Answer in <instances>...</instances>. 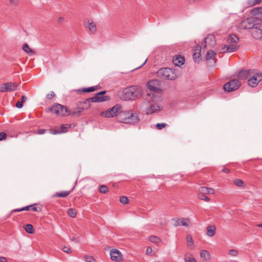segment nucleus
<instances>
[{
    "mask_svg": "<svg viewBox=\"0 0 262 262\" xmlns=\"http://www.w3.org/2000/svg\"><path fill=\"white\" fill-rule=\"evenodd\" d=\"M117 119L120 122L132 124L138 123L140 121L138 114L134 113L132 111L123 110L122 108L117 114Z\"/></svg>",
    "mask_w": 262,
    "mask_h": 262,
    "instance_id": "f257e3e1",
    "label": "nucleus"
},
{
    "mask_svg": "<svg viewBox=\"0 0 262 262\" xmlns=\"http://www.w3.org/2000/svg\"><path fill=\"white\" fill-rule=\"evenodd\" d=\"M157 81L154 80H149L147 84L149 91L147 92V95L150 97L152 101H158L161 97L162 90L157 88Z\"/></svg>",
    "mask_w": 262,
    "mask_h": 262,
    "instance_id": "f03ea898",
    "label": "nucleus"
},
{
    "mask_svg": "<svg viewBox=\"0 0 262 262\" xmlns=\"http://www.w3.org/2000/svg\"><path fill=\"white\" fill-rule=\"evenodd\" d=\"M141 88L138 86H132L124 89L122 99L124 100H133L141 96Z\"/></svg>",
    "mask_w": 262,
    "mask_h": 262,
    "instance_id": "7ed1b4c3",
    "label": "nucleus"
},
{
    "mask_svg": "<svg viewBox=\"0 0 262 262\" xmlns=\"http://www.w3.org/2000/svg\"><path fill=\"white\" fill-rule=\"evenodd\" d=\"M157 76L162 80L173 81L178 78L177 70L174 69L163 68L158 70Z\"/></svg>",
    "mask_w": 262,
    "mask_h": 262,
    "instance_id": "20e7f679",
    "label": "nucleus"
},
{
    "mask_svg": "<svg viewBox=\"0 0 262 262\" xmlns=\"http://www.w3.org/2000/svg\"><path fill=\"white\" fill-rule=\"evenodd\" d=\"M239 41L238 37L235 34L231 35L227 39L229 45H224L222 48V52H233L236 51L238 47L237 43Z\"/></svg>",
    "mask_w": 262,
    "mask_h": 262,
    "instance_id": "39448f33",
    "label": "nucleus"
},
{
    "mask_svg": "<svg viewBox=\"0 0 262 262\" xmlns=\"http://www.w3.org/2000/svg\"><path fill=\"white\" fill-rule=\"evenodd\" d=\"M259 20L257 18L249 17L243 20L239 24V28L241 29H252L259 24Z\"/></svg>",
    "mask_w": 262,
    "mask_h": 262,
    "instance_id": "423d86ee",
    "label": "nucleus"
},
{
    "mask_svg": "<svg viewBox=\"0 0 262 262\" xmlns=\"http://www.w3.org/2000/svg\"><path fill=\"white\" fill-rule=\"evenodd\" d=\"M50 111L59 116H68V110L67 107L59 103L54 104L50 108Z\"/></svg>",
    "mask_w": 262,
    "mask_h": 262,
    "instance_id": "0eeeda50",
    "label": "nucleus"
},
{
    "mask_svg": "<svg viewBox=\"0 0 262 262\" xmlns=\"http://www.w3.org/2000/svg\"><path fill=\"white\" fill-rule=\"evenodd\" d=\"M241 82L236 79L230 80L224 84L223 89L225 91L230 92L236 90L241 86Z\"/></svg>",
    "mask_w": 262,
    "mask_h": 262,
    "instance_id": "6e6552de",
    "label": "nucleus"
},
{
    "mask_svg": "<svg viewBox=\"0 0 262 262\" xmlns=\"http://www.w3.org/2000/svg\"><path fill=\"white\" fill-rule=\"evenodd\" d=\"M262 80V73L253 72L251 77L248 80V84L252 88L256 87L259 82Z\"/></svg>",
    "mask_w": 262,
    "mask_h": 262,
    "instance_id": "1a4fd4ad",
    "label": "nucleus"
},
{
    "mask_svg": "<svg viewBox=\"0 0 262 262\" xmlns=\"http://www.w3.org/2000/svg\"><path fill=\"white\" fill-rule=\"evenodd\" d=\"M121 108H122V106L119 104H117L111 108L102 113L104 115L105 117L107 118L113 117L114 116L117 117V114L119 113Z\"/></svg>",
    "mask_w": 262,
    "mask_h": 262,
    "instance_id": "9d476101",
    "label": "nucleus"
},
{
    "mask_svg": "<svg viewBox=\"0 0 262 262\" xmlns=\"http://www.w3.org/2000/svg\"><path fill=\"white\" fill-rule=\"evenodd\" d=\"M17 85L16 83L8 82L2 84L0 86V92H13L17 89Z\"/></svg>",
    "mask_w": 262,
    "mask_h": 262,
    "instance_id": "9b49d317",
    "label": "nucleus"
},
{
    "mask_svg": "<svg viewBox=\"0 0 262 262\" xmlns=\"http://www.w3.org/2000/svg\"><path fill=\"white\" fill-rule=\"evenodd\" d=\"M110 256L112 260L119 262L122 260V255L120 251L118 249H113L110 252Z\"/></svg>",
    "mask_w": 262,
    "mask_h": 262,
    "instance_id": "f8f14e48",
    "label": "nucleus"
},
{
    "mask_svg": "<svg viewBox=\"0 0 262 262\" xmlns=\"http://www.w3.org/2000/svg\"><path fill=\"white\" fill-rule=\"evenodd\" d=\"M254 72V70H245L240 71L237 74V77L241 80L249 79Z\"/></svg>",
    "mask_w": 262,
    "mask_h": 262,
    "instance_id": "ddd939ff",
    "label": "nucleus"
},
{
    "mask_svg": "<svg viewBox=\"0 0 262 262\" xmlns=\"http://www.w3.org/2000/svg\"><path fill=\"white\" fill-rule=\"evenodd\" d=\"M202 47L199 45H196L194 47V53H193V58L195 62L199 61L201 59V51Z\"/></svg>",
    "mask_w": 262,
    "mask_h": 262,
    "instance_id": "4468645a",
    "label": "nucleus"
},
{
    "mask_svg": "<svg viewBox=\"0 0 262 262\" xmlns=\"http://www.w3.org/2000/svg\"><path fill=\"white\" fill-rule=\"evenodd\" d=\"M215 37L213 35L209 34L204 39V42L202 43V46L204 49L206 48L207 43L209 46H212L214 44Z\"/></svg>",
    "mask_w": 262,
    "mask_h": 262,
    "instance_id": "2eb2a0df",
    "label": "nucleus"
},
{
    "mask_svg": "<svg viewBox=\"0 0 262 262\" xmlns=\"http://www.w3.org/2000/svg\"><path fill=\"white\" fill-rule=\"evenodd\" d=\"M162 107L157 104H151L149 107L146 108V114L147 115H150L154 113L159 112L162 110Z\"/></svg>",
    "mask_w": 262,
    "mask_h": 262,
    "instance_id": "dca6fc26",
    "label": "nucleus"
},
{
    "mask_svg": "<svg viewBox=\"0 0 262 262\" xmlns=\"http://www.w3.org/2000/svg\"><path fill=\"white\" fill-rule=\"evenodd\" d=\"M251 34L254 38L260 39L262 38V30L258 28L257 25L255 26L251 30Z\"/></svg>",
    "mask_w": 262,
    "mask_h": 262,
    "instance_id": "f3484780",
    "label": "nucleus"
},
{
    "mask_svg": "<svg viewBox=\"0 0 262 262\" xmlns=\"http://www.w3.org/2000/svg\"><path fill=\"white\" fill-rule=\"evenodd\" d=\"M74 189V187H73L69 191H63L60 192H56L53 195V197L56 198H64L68 196L73 190Z\"/></svg>",
    "mask_w": 262,
    "mask_h": 262,
    "instance_id": "a211bd4d",
    "label": "nucleus"
},
{
    "mask_svg": "<svg viewBox=\"0 0 262 262\" xmlns=\"http://www.w3.org/2000/svg\"><path fill=\"white\" fill-rule=\"evenodd\" d=\"M185 59L183 57L180 55L176 56L175 58L172 60V63L176 66L180 67L184 63Z\"/></svg>",
    "mask_w": 262,
    "mask_h": 262,
    "instance_id": "6ab92c4d",
    "label": "nucleus"
},
{
    "mask_svg": "<svg viewBox=\"0 0 262 262\" xmlns=\"http://www.w3.org/2000/svg\"><path fill=\"white\" fill-rule=\"evenodd\" d=\"M74 109L72 111H68V115H71L72 116H80L81 114V112L83 111L79 106Z\"/></svg>",
    "mask_w": 262,
    "mask_h": 262,
    "instance_id": "aec40b11",
    "label": "nucleus"
},
{
    "mask_svg": "<svg viewBox=\"0 0 262 262\" xmlns=\"http://www.w3.org/2000/svg\"><path fill=\"white\" fill-rule=\"evenodd\" d=\"M106 99V97H98L97 96L96 94L95 95V96L93 97L89 98L86 99L87 102L90 103L91 102H104L105 100Z\"/></svg>",
    "mask_w": 262,
    "mask_h": 262,
    "instance_id": "412c9836",
    "label": "nucleus"
},
{
    "mask_svg": "<svg viewBox=\"0 0 262 262\" xmlns=\"http://www.w3.org/2000/svg\"><path fill=\"white\" fill-rule=\"evenodd\" d=\"M199 192L201 193L206 194H213L214 191L213 188L207 187H201L199 190Z\"/></svg>",
    "mask_w": 262,
    "mask_h": 262,
    "instance_id": "4be33fe9",
    "label": "nucleus"
},
{
    "mask_svg": "<svg viewBox=\"0 0 262 262\" xmlns=\"http://www.w3.org/2000/svg\"><path fill=\"white\" fill-rule=\"evenodd\" d=\"M216 227L215 226H208L207 228V235L209 237H212L215 234Z\"/></svg>",
    "mask_w": 262,
    "mask_h": 262,
    "instance_id": "5701e85b",
    "label": "nucleus"
},
{
    "mask_svg": "<svg viewBox=\"0 0 262 262\" xmlns=\"http://www.w3.org/2000/svg\"><path fill=\"white\" fill-rule=\"evenodd\" d=\"M98 89V86L96 85L89 88H83L82 89H79L77 90V91L78 92L90 93L97 91Z\"/></svg>",
    "mask_w": 262,
    "mask_h": 262,
    "instance_id": "b1692460",
    "label": "nucleus"
},
{
    "mask_svg": "<svg viewBox=\"0 0 262 262\" xmlns=\"http://www.w3.org/2000/svg\"><path fill=\"white\" fill-rule=\"evenodd\" d=\"M77 106L80 107L82 110H87L91 107V104L85 100L84 101H78L77 102Z\"/></svg>",
    "mask_w": 262,
    "mask_h": 262,
    "instance_id": "393cba45",
    "label": "nucleus"
},
{
    "mask_svg": "<svg viewBox=\"0 0 262 262\" xmlns=\"http://www.w3.org/2000/svg\"><path fill=\"white\" fill-rule=\"evenodd\" d=\"M86 27L88 28L89 30L93 34L97 32L96 25L93 21H91V22L89 21Z\"/></svg>",
    "mask_w": 262,
    "mask_h": 262,
    "instance_id": "a878e982",
    "label": "nucleus"
},
{
    "mask_svg": "<svg viewBox=\"0 0 262 262\" xmlns=\"http://www.w3.org/2000/svg\"><path fill=\"white\" fill-rule=\"evenodd\" d=\"M23 50L24 52H25L26 53H27V54H28L30 55H32L35 53L34 51L32 49H31L29 47L28 45L26 43H25L23 45Z\"/></svg>",
    "mask_w": 262,
    "mask_h": 262,
    "instance_id": "bb28decb",
    "label": "nucleus"
},
{
    "mask_svg": "<svg viewBox=\"0 0 262 262\" xmlns=\"http://www.w3.org/2000/svg\"><path fill=\"white\" fill-rule=\"evenodd\" d=\"M251 13L253 15L262 14V7H256L251 10Z\"/></svg>",
    "mask_w": 262,
    "mask_h": 262,
    "instance_id": "cd10ccee",
    "label": "nucleus"
},
{
    "mask_svg": "<svg viewBox=\"0 0 262 262\" xmlns=\"http://www.w3.org/2000/svg\"><path fill=\"white\" fill-rule=\"evenodd\" d=\"M262 2V0H248L247 4L248 7H252L256 5H259Z\"/></svg>",
    "mask_w": 262,
    "mask_h": 262,
    "instance_id": "c85d7f7f",
    "label": "nucleus"
},
{
    "mask_svg": "<svg viewBox=\"0 0 262 262\" xmlns=\"http://www.w3.org/2000/svg\"><path fill=\"white\" fill-rule=\"evenodd\" d=\"M200 256L206 260L210 259L209 253L206 250H202L200 252Z\"/></svg>",
    "mask_w": 262,
    "mask_h": 262,
    "instance_id": "c756f323",
    "label": "nucleus"
},
{
    "mask_svg": "<svg viewBox=\"0 0 262 262\" xmlns=\"http://www.w3.org/2000/svg\"><path fill=\"white\" fill-rule=\"evenodd\" d=\"M215 54L216 53L212 50L208 51L205 56L206 60H208L212 59L213 57H214Z\"/></svg>",
    "mask_w": 262,
    "mask_h": 262,
    "instance_id": "7c9ffc66",
    "label": "nucleus"
},
{
    "mask_svg": "<svg viewBox=\"0 0 262 262\" xmlns=\"http://www.w3.org/2000/svg\"><path fill=\"white\" fill-rule=\"evenodd\" d=\"M106 91H103L100 92H98L96 93V95L98 97H106V99L105 100V101H106L107 100H109L110 98L108 96H105L104 95L106 94Z\"/></svg>",
    "mask_w": 262,
    "mask_h": 262,
    "instance_id": "2f4dec72",
    "label": "nucleus"
},
{
    "mask_svg": "<svg viewBox=\"0 0 262 262\" xmlns=\"http://www.w3.org/2000/svg\"><path fill=\"white\" fill-rule=\"evenodd\" d=\"M149 241L151 243L158 244L161 242V239L156 236H150Z\"/></svg>",
    "mask_w": 262,
    "mask_h": 262,
    "instance_id": "473e14b6",
    "label": "nucleus"
},
{
    "mask_svg": "<svg viewBox=\"0 0 262 262\" xmlns=\"http://www.w3.org/2000/svg\"><path fill=\"white\" fill-rule=\"evenodd\" d=\"M71 125L69 124H63L60 126V133H66L68 131V128L70 127Z\"/></svg>",
    "mask_w": 262,
    "mask_h": 262,
    "instance_id": "72a5a7b5",
    "label": "nucleus"
},
{
    "mask_svg": "<svg viewBox=\"0 0 262 262\" xmlns=\"http://www.w3.org/2000/svg\"><path fill=\"white\" fill-rule=\"evenodd\" d=\"M67 213L71 217L74 218L76 217L77 213L73 208H69L68 210Z\"/></svg>",
    "mask_w": 262,
    "mask_h": 262,
    "instance_id": "f704fd0d",
    "label": "nucleus"
},
{
    "mask_svg": "<svg viewBox=\"0 0 262 262\" xmlns=\"http://www.w3.org/2000/svg\"><path fill=\"white\" fill-rule=\"evenodd\" d=\"M25 229L27 232L28 233H33V227L31 224H27L25 225Z\"/></svg>",
    "mask_w": 262,
    "mask_h": 262,
    "instance_id": "c9c22d12",
    "label": "nucleus"
},
{
    "mask_svg": "<svg viewBox=\"0 0 262 262\" xmlns=\"http://www.w3.org/2000/svg\"><path fill=\"white\" fill-rule=\"evenodd\" d=\"M36 204H34L32 205H31V206H32L31 207L30 210L35 211V212H41L42 210V208L40 207H36Z\"/></svg>",
    "mask_w": 262,
    "mask_h": 262,
    "instance_id": "e433bc0d",
    "label": "nucleus"
},
{
    "mask_svg": "<svg viewBox=\"0 0 262 262\" xmlns=\"http://www.w3.org/2000/svg\"><path fill=\"white\" fill-rule=\"evenodd\" d=\"M99 191L100 193L104 194L107 192L108 188L107 186L102 185L99 187Z\"/></svg>",
    "mask_w": 262,
    "mask_h": 262,
    "instance_id": "4c0bfd02",
    "label": "nucleus"
},
{
    "mask_svg": "<svg viewBox=\"0 0 262 262\" xmlns=\"http://www.w3.org/2000/svg\"><path fill=\"white\" fill-rule=\"evenodd\" d=\"M189 220L188 219L183 218L182 220H181V226H183L184 227H188L189 222Z\"/></svg>",
    "mask_w": 262,
    "mask_h": 262,
    "instance_id": "58836bf2",
    "label": "nucleus"
},
{
    "mask_svg": "<svg viewBox=\"0 0 262 262\" xmlns=\"http://www.w3.org/2000/svg\"><path fill=\"white\" fill-rule=\"evenodd\" d=\"M198 197L200 199L204 200L206 202H209L210 200L209 198H208L205 194L201 193L200 192L198 195Z\"/></svg>",
    "mask_w": 262,
    "mask_h": 262,
    "instance_id": "ea45409f",
    "label": "nucleus"
},
{
    "mask_svg": "<svg viewBox=\"0 0 262 262\" xmlns=\"http://www.w3.org/2000/svg\"><path fill=\"white\" fill-rule=\"evenodd\" d=\"M186 240L188 243V246L190 247L191 246H193V242L190 235H187L186 237Z\"/></svg>",
    "mask_w": 262,
    "mask_h": 262,
    "instance_id": "a19ab883",
    "label": "nucleus"
},
{
    "mask_svg": "<svg viewBox=\"0 0 262 262\" xmlns=\"http://www.w3.org/2000/svg\"><path fill=\"white\" fill-rule=\"evenodd\" d=\"M185 262H197L196 260L192 257V255L185 257Z\"/></svg>",
    "mask_w": 262,
    "mask_h": 262,
    "instance_id": "79ce46f5",
    "label": "nucleus"
},
{
    "mask_svg": "<svg viewBox=\"0 0 262 262\" xmlns=\"http://www.w3.org/2000/svg\"><path fill=\"white\" fill-rule=\"evenodd\" d=\"M234 184L237 186H242L244 182L241 179H235L234 180Z\"/></svg>",
    "mask_w": 262,
    "mask_h": 262,
    "instance_id": "37998d69",
    "label": "nucleus"
},
{
    "mask_svg": "<svg viewBox=\"0 0 262 262\" xmlns=\"http://www.w3.org/2000/svg\"><path fill=\"white\" fill-rule=\"evenodd\" d=\"M120 202L123 204H127L128 203V199L126 196H122L120 198Z\"/></svg>",
    "mask_w": 262,
    "mask_h": 262,
    "instance_id": "c03bdc74",
    "label": "nucleus"
},
{
    "mask_svg": "<svg viewBox=\"0 0 262 262\" xmlns=\"http://www.w3.org/2000/svg\"><path fill=\"white\" fill-rule=\"evenodd\" d=\"M229 254L232 256H236L238 254L237 250L235 249H230L229 250Z\"/></svg>",
    "mask_w": 262,
    "mask_h": 262,
    "instance_id": "a18cd8bd",
    "label": "nucleus"
},
{
    "mask_svg": "<svg viewBox=\"0 0 262 262\" xmlns=\"http://www.w3.org/2000/svg\"><path fill=\"white\" fill-rule=\"evenodd\" d=\"M167 125L166 123H157L156 124V127L158 129H162L163 128L166 127Z\"/></svg>",
    "mask_w": 262,
    "mask_h": 262,
    "instance_id": "49530a36",
    "label": "nucleus"
},
{
    "mask_svg": "<svg viewBox=\"0 0 262 262\" xmlns=\"http://www.w3.org/2000/svg\"><path fill=\"white\" fill-rule=\"evenodd\" d=\"M84 259L86 262H92L95 261V259L92 256L85 255L84 256Z\"/></svg>",
    "mask_w": 262,
    "mask_h": 262,
    "instance_id": "de8ad7c7",
    "label": "nucleus"
},
{
    "mask_svg": "<svg viewBox=\"0 0 262 262\" xmlns=\"http://www.w3.org/2000/svg\"><path fill=\"white\" fill-rule=\"evenodd\" d=\"M55 96V94L53 91H51L50 94L46 96V98L48 99H52Z\"/></svg>",
    "mask_w": 262,
    "mask_h": 262,
    "instance_id": "09e8293b",
    "label": "nucleus"
},
{
    "mask_svg": "<svg viewBox=\"0 0 262 262\" xmlns=\"http://www.w3.org/2000/svg\"><path fill=\"white\" fill-rule=\"evenodd\" d=\"M173 221H174V226H181V220L178 219H173Z\"/></svg>",
    "mask_w": 262,
    "mask_h": 262,
    "instance_id": "8fccbe9b",
    "label": "nucleus"
},
{
    "mask_svg": "<svg viewBox=\"0 0 262 262\" xmlns=\"http://www.w3.org/2000/svg\"><path fill=\"white\" fill-rule=\"evenodd\" d=\"M7 134L4 132L0 133V141H2L7 138Z\"/></svg>",
    "mask_w": 262,
    "mask_h": 262,
    "instance_id": "3c124183",
    "label": "nucleus"
},
{
    "mask_svg": "<svg viewBox=\"0 0 262 262\" xmlns=\"http://www.w3.org/2000/svg\"><path fill=\"white\" fill-rule=\"evenodd\" d=\"M50 133L53 135L61 134L59 130L53 129H50Z\"/></svg>",
    "mask_w": 262,
    "mask_h": 262,
    "instance_id": "603ef678",
    "label": "nucleus"
},
{
    "mask_svg": "<svg viewBox=\"0 0 262 262\" xmlns=\"http://www.w3.org/2000/svg\"><path fill=\"white\" fill-rule=\"evenodd\" d=\"M63 251L66 252V253H71V250L70 248L68 247H66L64 246L63 248Z\"/></svg>",
    "mask_w": 262,
    "mask_h": 262,
    "instance_id": "864d4df0",
    "label": "nucleus"
},
{
    "mask_svg": "<svg viewBox=\"0 0 262 262\" xmlns=\"http://www.w3.org/2000/svg\"><path fill=\"white\" fill-rule=\"evenodd\" d=\"M47 130L45 129H39L37 130L36 133L39 135H42L46 132Z\"/></svg>",
    "mask_w": 262,
    "mask_h": 262,
    "instance_id": "5fc2aeb1",
    "label": "nucleus"
},
{
    "mask_svg": "<svg viewBox=\"0 0 262 262\" xmlns=\"http://www.w3.org/2000/svg\"><path fill=\"white\" fill-rule=\"evenodd\" d=\"M16 106L18 108H22L23 106V103L21 101H17L16 103Z\"/></svg>",
    "mask_w": 262,
    "mask_h": 262,
    "instance_id": "6e6d98bb",
    "label": "nucleus"
},
{
    "mask_svg": "<svg viewBox=\"0 0 262 262\" xmlns=\"http://www.w3.org/2000/svg\"><path fill=\"white\" fill-rule=\"evenodd\" d=\"M10 3L13 5L16 6L18 3V0H10Z\"/></svg>",
    "mask_w": 262,
    "mask_h": 262,
    "instance_id": "4d7b16f0",
    "label": "nucleus"
},
{
    "mask_svg": "<svg viewBox=\"0 0 262 262\" xmlns=\"http://www.w3.org/2000/svg\"><path fill=\"white\" fill-rule=\"evenodd\" d=\"M31 206H31V205L25 206V207H23L22 209L23 210V211H29L31 209Z\"/></svg>",
    "mask_w": 262,
    "mask_h": 262,
    "instance_id": "13d9d810",
    "label": "nucleus"
},
{
    "mask_svg": "<svg viewBox=\"0 0 262 262\" xmlns=\"http://www.w3.org/2000/svg\"><path fill=\"white\" fill-rule=\"evenodd\" d=\"M72 240L76 243L79 242V238L78 236H73L72 238Z\"/></svg>",
    "mask_w": 262,
    "mask_h": 262,
    "instance_id": "bf43d9fd",
    "label": "nucleus"
},
{
    "mask_svg": "<svg viewBox=\"0 0 262 262\" xmlns=\"http://www.w3.org/2000/svg\"><path fill=\"white\" fill-rule=\"evenodd\" d=\"M7 258L3 256H0V262H7Z\"/></svg>",
    "mask_w": 262,
    "mask_h": 262,
    "instance_id": "052dcab7",
    "label": "nucleus"
},
{
    "mask_svg": "<svg viewBox=\"0 0 262 262\" xmlns=\"http://www.w3.org/2000/svg\"><path fill=\"white\" fill-rule=\"evenodd\" d=\"M23 211V210L22 209V208H20V209H15L12 211V213L16 212H20V211Z\"/></svg>",
    "mask_w": 262,
    "mask_h": 262,
    "instance_id": "680f3d73",
    "label": "nucleus"
},
{
    "mask_svg": "<svg viewBox=\"0 0 262 262\" xmlns=\"http://www.w3.org/2000/svg\"><path fill=\"white\" fill-rule=\"evenodd\" d=\"M21 102H22L23 103H24V102H25L27 100V97L25 96H22L21 97Z\"/></svg>",
    "mask_w": 262,
    "mask_h": 262,
    "instance_id": "e2e57ef3",
    "label": "nucleus"
},
{
    "mask_svg": "<svg viewBox=\"0 0 262 262\" xmlns=\"http://www.w3.org/2000/svg\"><path fill=\"white\" fill-rule=\"evenodd\" d=\"M152 252V249L151 247H147V249H146V253L147 254L148 253H151Z\"/></svg>",
    "mask_w": 262,
    "mask_h": 262,
    "instance_id": "0e129e2a",
    "label": "nucleus"
},
{
    "mask_svg": "<svg viewBox=\"0 0 262 262\" xmlns=\"http://www.w3.org/2000/svg\"><path fill=\"white\" fill-rule=\"evenodd\" d=\"M222 171L223 172H225V173H229V171H230V170H229V169H228V168H223V169L222 170Z\"/></svg>",
    "mask_w": 262,
    "mask_h": 262,
    "instance_id": "69168bd1",
    "label": "nucleus"
},
{
    "mask_svg": "<svg viewBox=\"0 0 262 262\" xmlns=\"http://www.w3.org/2000/svg\"><path fill=\"white\" fill-rule=\"evenodd\" d=\"M147 60V59H146L145 60V61L143 62V63L141 66H140V67H139V68H140L141 67H143V66L146 63V62ZM137 69H138V68Z\"/></svg>",
    "mask_w": 262,
    "mask_h": 262,
    "instance_id": "338daca9",
    "label": "nucleus"
},
{
    "mask_svg": "<svg viewBox=\"0 0 262 262\" xmlns=\"http://www.w3.org/2000/svg\"><path fill=\"white\" fill-rule=\"evenodd\" d=\"M257 226H258V227H261V228H262V224H258V225H257Z\"/></svg>",
    "mask_w": 262,
    "mask_h": 262,
    "instance_id": "774afa93",
    "label": "nucleus"
}]
</instances>
